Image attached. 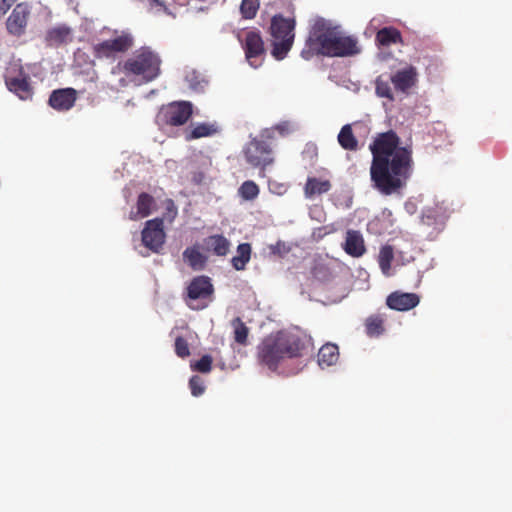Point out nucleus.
<instances>
[{
    "mask_svg": "<svg viewBox=\"0 0 512 512\" xmlns=\"http://www.w3.org/2000/svg\"><path fill=\"white\" fill-rule=\"evenodd\" d=\"M259 193V186L252 180L244 181L238 189V195L245 201L255 200Z\"/></svg>",
    "mask_w": 512,
    "mask_h": 512,
    "instance_id": "30",
    "label": "nucleus"
},
{
    "mask_svg": "<svg viewBox=\"0 0 512 512\" xmlns=\"http://www.w3.org/2000/svg\"><path fill=\"white\" fill-rule=\"evenodd\" d=\"M77 100V91L73 88H61L52 91L48 103L57 111L70 110Z\"/></svg>",
    "mask_w": 512,
    "mask_h": 512,
    "instance_id": "16",
    "label": "nucleus"
},
{
    "mask_svg": "<svg viewBox=\"0 0 512 512\" xmlns=\"http://www.w3.org/2000/svg\"><path fill=\"white\" fill-rule=\"evenodd\" d=\"M193 105L189 101H175L164 106L160 111L162 121L170 126L184 125L192 116Z\"/></svg>",
    "mask_w": 512,
    "mask_h": 512,
    "instance_id": "8",
    "label": "nucleus"
},
{
    "mask_svg": "<svg viewBox=\"0 0 512 512\" xmlns=\"http://www.w3.org/2000/svg\"><path fill=\"white\" fill-rule=\"evenodd\" d=\"M244 156L251 166L260 168V177H265V168L274 162L271 146L260 139H252L244 149Z\"/></svg>",
    "mask_w": 512,
    "mask_h": 512,
    "instance_id": "6",
    "label": "nucleus"
},
{
    "mask_svg": "<svg viewBox=\"0 0 512 512\" xmlns=\"http://www.w3.org/2000/svg\"><path fill=\"white\" fill-rule=\"evenodd\" d=\"M149 5L153 7H164V3L161 0H147Z\"/></svg>",
    "mask_w": 512,
    "mask_h": 512,
    "instance_id": "51",
    "label": "nucleus"
},
{
    "mask_svg": "<svg viewBox=\"0 0 512 512\" xmlns=\"http://www.w3.org/2000/svg\"><path fill=\"white\" fill-rule=\"evenodd\" d=\"M361 50L356 36L347 35L340 24L322 17V57H353Z\"/></svg>",
    "mask_w": 512,
    "mask_h": 512,
    "instance_id": "3",
    "label": "nucleus"
},
{
    "mask_svg": "<svg viewBox=\"0 0 512 512\" xmlns=\"http://www.w3.org/2000/svg\"><path fill=\"white\" fill-rule=\"evenodd\" d=\"M394 258L393 248L390 245H384L379 252V262L391 263Z\"/></svg>",
    "mask_w": 512,
    "mask_h": 512,
    "instance_id": "40",
    "label": "nucleus"
},
{
    "mask_svg": "<svg viewBox=\"0 0 512 512\" xmlns=\"http://www.w3.org/2000/svg\"><path fill=\"white\" fill-rule=\"evenodd\" d=\"M216 132L214 125L208 123L197 124L187 135V140L199 139L202 137H208Z\"/></svg>",
    "mask_w": 512,
    "mask_h": 512,
    "instance_id": "32",
    "label": "nucleus"
},
{
    "mask_svg": "<svg viewBox=\"0 0 512 512\" xmlns=\"http://www.w3.org/2000/svg\"><path fill=\"white\" fill-rule=\"evenodd\" d=\"M310 347V339L305 335L280 330L263 338L257 346V360L271 371L287 359L301 357Z\"/></svg>",
    "mask_w": 512,
    "mask_h": 512,
    "instance_id": "2",
    "label": "nucleus"
},
{
    "mask_svg": "<svg viewBox=\"0 0 512 512\" xmlns=\"http://www.w3.org/2000/svg\"><path fill=\"white\" fill-rule=\"evenodd\" d=\"M134 39L130 33L122 32L113 39L104 40L92 47V54L97 59H114L118 54L132 48Z\"/></svg>",
    "mask_w": 512,
    "mask_h": 512,
    "instance_id": "7",
    "label": "nucleus"
},
{
    "mask_svg": "<svg viewBox=\"0 0 512 512\" xmlns=\"http://www.w3.org/2000/svg\"><path fill=\"white\" fill-rule=\"evenodd\" d=\"M354 125H355L356 129H361L363 131L364 135L368 134L370 131L369 127L364 123L356 122Z\"/></svg>",
    "mask_w": 512,
    "mask_h": 512,
    "instance_id": "46",
    "label": "nucleus"
},
{
    "mask_svg": "<svg viewBox=\"0 0 512 512\" xmlns=\"http://www.w3.org/2000/svg\"><path fill=\"white\" fill-rule=\"evenodd\" d=\"M236 252L237 254L231 259V264L235 270L242 271L251 259V245L249 243H241L238 245Z\"/></svg>",
    "mask_w": 512,
    "mask_h": 512,
    "instance_id": "27",
    "label": "nucleus"
},
{
    "mask_svg": "<svg viewBox=\"0 0 512 512\" xmlns=\"http://www.w3.org/2000/svg\"><path fill=\"white\" fill-rule=\"evenodd\" d=\"M337 140L341 148L347 151H357L360 149L359 141L353 133L352 124H345L338 133Z\"/></svg>",
    "mask_w": 512,
    "mask_h": 512,
    "instance_id": "25",
    "label": "nucleus"
},
{
    "mask_svg": "<svg viewBox=\"0 0 512 512\" xmlns=\"http://www.w3.org/2000/svg\"><path fill=\"white\" fill-rule=\"evenodd\" d=\"M378 58L382 61H387L389 60L390 58H392V53L391 52H385V51H380L378 53Z\"/></svg>",
    "mask_w": 512,
    "mask_h": 512,
    "instance_id": "47",
    "label": "nucleus"
},
{
    "mask_svg": "<svg viewBox=\"0 0 512 512\" xmlns=\"http://www.w3.org/2000/svg\"><path fill=\"white\" fill-rule=\"evenodd\" d=\"M332 289V295H326L322 299V305L339 303L346 297L341 277L332 269L322 264V294Z\"/></svg>",
    "mask_w": 512,
    "mask_h": 512,
    "instance_id": "9",
    "label": "nucleus"
},
{
    "mask_svg": "<svg viewBox=\"0 0 512 512\" xmlns=\"http://www.w3.org/2000/svg\"><path fill=\"white\" fill-rule=\"evenodd\" d=\"M274 129L282 136L289 134L293 130V126L289 121L277 124Z\"/></svg>",
    "mask_w": 512,
    "mask_h": 512,
    "instance_id": "43",
    "label": "nucleus"
},
{
    "mask_svg": "<svg viewBox=\"0 0 512 512\" xmlns=\"http://www.w3.org/2000/svg\"><path fill=\"white\" fill-rule=\"evenodd\" d=\"M344 251L355 258L361 257L366 252L363 235L358 230H348L345 242L343 244Z\"/></svg>",
    "mask_w": 512,
    "mask_h": 512,
    "instance_id": "20",
    "label": "nucleus"
},
{
    "mask_svg": "<svg viewBox=\"0 0 512 512\" xmlns=\"http://www.w3.org/2000/svg\"><path fill=\"white\" fill-rule=\"evenodd\" d=\"M260 7V0H242L240 13L244 19H254Z\"/></svg>",
    "mask_w": 512,
    "mask_h": 512,
    "instance_id": "33",
    "label": "nucleus"
},
{
    "mask_svg": "<svg viewBox=\"0 0 512 512\" xmlns=\"http://www.w3.org/2000/svg\"><path fill=\"white\" fill-rule=\"evenodd\" d=\"M186 81L189 83V87L195 91L203 90L205 86V81L198 80V77L195 72L189 73L186 76Z\"/></svg>",
    "mask_w": 512,
    "mask_h": 512,
    "instance_id": "39",
    "label": "nucleus"
},
{
    "mask_svg": "<svg viewBox=\"0 0 512 512\" xmlns=\"http://www.w3.org/2000/svg\"><path fill=\"white\" fill-rule=\"evenodd\" d=\"M31 7L26 2L18 3L7 18L6 29L9 34L20 37L25 34Z\"/></svg>",
    "mask_w": 512,
    "mask_h": 512,
    "instance_id": "11",
    "label": "nucleus"
},
{
    "mask_svg": "<svg viewBox=\"0 0 512 512\" xmlns=\"http://www.w3.org/2000/svg\"><path fill=\"white\" fill-rule=\"evenodd\" d=\"M375 94L379 98H387L390 101L394 100V95L387 81L382 80V76H378L375 80Z\"/></svg>",
    "mask_w": 512,
    "mask_h": 512,
    "instance_id": "35",
    "label": "nucleus"
},
{
    "mask_svg": "<svg viewBox=\"0 0 512 512\" xmlns=\"http://www.w3.org/2000/svg\"><path fill=\"white\" fill-rule=\"evenodd\" d=\"M405 209L409 214H414L416 212V205L411 202H406Z\"/></svg>",
    "mask_w": 512,
    "mask_h": 512,
    "instance_id": "48",
    "label": "nucleus"
},
{
    "mask_svg": "<svg viewBox=\"0 0 512 512\" xmlns=\"http://www.w3.org/2000/svg\"><path fill=\"white\" fill-rule=\"evenodd\" d=\"M231 326L233 327L235 342L239 345L246 346L248 343L249 328L239 317L232 320Z\"/></svg>",
    "mask_w": 512,
    "mask_h": 512,
    "instance_id": "28",
    "label": "nucleus"
},
{
    "mask_svg": "<svg viewBox=\"0 0 512 512\" xmlns=\"http://www.w3.org/2000/svg\"><path fill=\"white\" fill-rule=\"evenodd\" d=\"M213 285L207 276H197L193 278L187 287V304L191 308H195L191 301L205 299L213 293Z\"/></svg>",
    "mask_w": 512,
    "mask_h": 512,
    "instance_id": "14",
    "label": "nucleus"
},
{
    "mask_svg": "<svg viewBox=\"0 0 512 512\" xmlns=\"http://www.w3.org/2000/svg\"><path fill=\"white\" fill-rule=\"evenodd\" d=\"M331 188L329 180L322 179V194L328 192Z\"/></svg>",
    "mask_w": 512,
    "mask_h": 512,
    "instance_id": "50",
    "label": "nucleus"
},
{
    "mask_svg": "<svg viewBox=\"0 0 512 512\" xmlns=\"http://www.w3.org/2000/svg\"><path fill=\"white\" fill-rule=\"evenodd\" d=\"M395 224V218L390 209L384 208L382 212L370 220L367 224V231L374 235L390 233Z\"/></svg>",
    "mask_w": 512,
    "mask_h": 512,
    "instance_id": "18",
    "label": "nucleus"
},
{
    "mask_svg": "<svg viewBox=\"0 0 512 512\" xmlns=\"http://www.w3.org/2000/svg\"><path fill=\"white\" fill-rule=\"evenodd\" d=\"M288 11L291 13L294 11L293 0H288Z\"/></svg>",
    "mask_w": 512,
    "mask_h": 512,
    "instance_id": "52",
    "label": "nucleus"
},
{
    "mask_svg": "<svg viewBox=\"0 0 512 512\" xmlns=\"http://www.w3.org/2000/svg\"><path fill=\"white\" fill-rule=\"evenodd\" d=\"M212 363V357L204 355L198 361L191 364V369L200 373H209L212 369Z\"/></svg>",
    "mask_w": 512,
    "mask_h": 512,
    "instance_id": "36",
    "label": "nucleus"
},
{
    "mask_svg": "<svg viewBox=\"0 0 512 512\" xmlns=\"http://www.w3.org/2000/svg\"><path fill=\"white\" fill-rule=\"evenodd\" d=\"M317 192H320V181L316 178H309L305 185L306 196H312Z\"/></svg>",
    "mask_w": 512,
    "mask_h": 512,
    "instance_id": "41",
    "label": "nucleus"
},
{
    "mask_svg": "<svg viewBox=\"0 0 512 512\" xmlns=\"http://www.w3.org/2000/svg\"><path fill=\"white\" fill-rule=\"evenodd\" d=\"M70 34L71 29L61 25L48 30L46 38L51 44H62L67 41Z\"/></svg>",
    "mask_w": 512,
    "mask_h": 512,
    "instance_id": "29",
    "label": "nucleus"
},
{
    "mask_svg": "<svg viewBox=\"0 0 512 512\" xmlns=\"http://www.w3.org/2000/svg\"><path fill=\"white\" fill-rule=\"evenodd\" d=\"M320 54V17H316L312 20L309 35L306 39L305 46L301 52V56L310 60L314 56Z\"/></svg>",
    "mask_w": 512,
    "mask_h": 512,
    "instance_id": "17",
    "label": "nucleus"
},
{
    "mask_svg": "<svg viewBox=\"0 0 512 512\" xmlns=\"http://www.w3.org/2000/svg\"><path fill=\"white\" fill-rule=\"evenodd\" d=\"M177 213V207L175 206L174 202L171 199L167 200L166 212L164 214V217L168 219L170 222H172L177 216Z\"/></svg>",
    "mask_w": 512,
    "mask_h": 512,
    "instance_id": "42",
    "label": "nucleus"
},
{
    "mask_svg": "<svg viewBox=\"0 0 512 512\" xmlns=\"http://www.w3.org/2000/svg\"><path fill=\"white\" fill-rule=\"evenodd\" d=\"M5 84L8 90L16 94L21 100L32 98L33 88L30 84V78L22 70L16 76L6 77Z\"/></svg>",
    "mask_w": 512,
    "mask_h": 512,
    "instance_id": "15",
    "label": "nucleus"
},
{
    "mask_svg": "<svg viewBox=\"0 0 512 512\" xmlns=\"http://www.w3.org/2000/svg\"><path fill=\"white\" fill-rule=\"evenodd\" d=\"M156 206L154 197L146 192H142L138 195L136 201V211L129 213V219L137 221L148 217Z\"/></svg>",
    "mask_w": 512,
    "mask_h": 512,
    "instance_id": "21",
    "label": "nucleus"
},
{
    "mask_svg": "<svg viewBox=\"0 0 512 512\" xmlns=\"http://www.w3.org/2000/svg\"><path fill=\"white\" fill-rule=\"evenodd\" d=\"M412 260H414V258L412 256H410L409 258L406 259V257H404V255H403V252H400L399 256L397 257V262L401 261L402 265H404L405 263H409Z\"/></svg>",
    "mask_w": 512,
    "mask_h": 512,
    "instance_id": "49",
    "label": "nucleus"
},
{
    "mask_svg": "<svg viewBox=\"0 0 512 512\" xmlns=\"http://www.w3.org/2000/svg\"><path fill=\"white\" fill-rule=\"evenodd\" d=\"M369 150L371 187L383 196L402 195L414 172L412 148L389 129L373 137Z\"/></svg>",
    "mask_w": 512,
    "mask_h": 512,
    "instance_id": "1",
    "label": "nucleus"
},
{
    "mask_svg": "<svg viewBox=\"0 0 512 512\" xmlns=\"http://www.w3.org/2000/svg\"><path fill=\"white\" fill-rule=\"evenodd\" d=\"M295 19L293 17H283L276 14L271 19V54L276 60H283L291 50L294 42Z\"/></svg>",
    "mask_w": 512,
    "mask_h": 512,
    "instance_id": "5",
    "label": "nucleus"
},
{
    "mask_svg": "<svg viewBox=\"0 0 512 512\" xmlns=\"http://www.w3.org/2000/svg\"><path fill=\"white\" fill-rule=\"evenodd\" d=\"M375 42L379 48L389 47L392 44L403 43V38L400 30L396 27L384 26L377 31Z\"/></svg>",
    "mask_w": 512,
    "mask_h": 512,
    "instance_id": "23",
    "label": "nucleus"
},
{
    "mask_svg": "<svg viewBox=\"0 0 512 512\" xmlns=\"http://www.w3.org/2000/svg\"><path fill=\"white\" fill-rule=\"evenodd\" d=\"M417 75L416 68L410 65L397 70L390 79L397 91L406 92L416 84Z\"/></svg>",
    "mask_w": 512,
    "mask_h": 512,
    "instance_id": "19",
    "label": "nucleus"
},
{
    "mask_svg": "<svg viewBox=\"0 0 512 512\" xmlns=\"http://www.w3.org/2000/svg\"><path fill=\"white\" fill-rule=\"evenodd\" d=\"M420 302V297L416 293L394 291L386 298V305L389 309L395 311H409L415 308Z\"/></svg>",
    "mask_w": 512,
    "mask_h": 512,
    "instance_id": "13",
    "label": "nucleus"
},
{
    "mask_svg": "<svg viewBox=\"0 0 512 512\" xmlns=\"http://www.w3.org/2000/svg\"><path fill=\"white\" fill-rule=\"evenodd\" d=\"M421 222L423 225L432 226L434 230L440 232L445 225L444 217L436 207H427L422 210Z\"/></svg>",
    "mask_w": 512,
    "mask_h": 512,
    "instance_id": "26",
    "label": "nucleus"
},
{
    "mask_svg": "<svg viewBox=\"0 0 512 512\" xmlns=\"http://www.w3.org/2000/svg\"><path fill=\"white\" fill-rule=\"evenodd\" d=\"M141 236L143 245L152 252L158 253L166 239L163 218H154L146 221Z\"/></svg>",
    "mask_w": 512,
    "mask_h": 512,
    "instance_id": "10",
    "label": "nucleus"
},
{
    "mask_svg": "<svg viewBox=\"0 0 512 512\" xmlns=\"http://www.w3.org/2000/svg\"><path fill=\"white\" fill-rule=\"evenodd\" d=\"M161 58L150 47L136 50L123 64L126 76H138L145 83L155 80L161 73Z\"/></svg>",
    "mask_w": 512,
    "mask_h": 512,
    "instance_id": "4",
    "label": "nucleus"
},
{
    "mask_svg": "<svg viewBox=\"0 0 512 512\" xmlns=\"http://www.w3.org/2000/svg\"><path fill=\"white\" fill-rule=\"evenodd\" d=\"M339 359V347L338 345L327 342L322 344V363L328 366L334 365Z\"/></svg>",
    "mask_w": 512,
    "mask_h": 512,
    "instance_id": "31",
    "label": "nucleus"
},
{
    "mask_svg": "<svg viewBox=\"0 0 512 512\" xmlns=\"http://www.w3.org/2000/svg\"><path fill=\"white\" fill-rule=\"evenodd\" d=\"M183 260L194 271H201L205 268L207 257L199 251L197 246L187 247L183 251Z\"/></svg>",
    "mask_w": 512,
    "mask_h": 512,
    "instance_id": "24",
    "label": "nucleus"
},
{
    "mask_svg": "<svg viewBox=\"0 0 512 512\" xmlns=\"http://www.w3.org/2000/svg\"><path fill=\"white\" fill-rule=\"evenodd\" d=\"M379 266L381 268V271L384 275H389V271L391 269V263H383V262H379Z\"/></svg>",
    "mask_w": 512,
    "mask_h": 512,
    "instance_id": "45",
    "label": "nucleus"
},
{
    "mask_svg": "<svg viewBox=\"0 0 512 512\" xmlns=\"http://www.w3.org/2000/svg\"><path fill=\"white\" fill-rule=\"evenodd\" d=\"M189 387L193 396L198 397L205 391L204 382L201 377L194 375L189 380Z\"/></svg>",
    "mask_w": 512,
    "mask_h": 512,
    "instance_id": "38",
    "label": "nucleus"
},
{
    "mask_svg": "<svg viewBox=\"0 0 512 512\" xmlns=\"http://www.w3.org/2000/svg\"><path fill=\"white\" fill-rule=\"evenodd\" d=\"M383 320L378 316H370L366 320V333L369 337H377L383 334Z\"/></svg>",
    "mask_w": 512,
    "mask_h": 512,
    "instance_id": "34",
    "label": "nucleus"
},
{
    "mask_svg": "<svg viewBox=\"0 0 512 512\" xmlns=\"http://www.w3.org/2000/svg\"><path fill=\"white\" fill-rule=\"evenodd\" d=\"M418 282H421V275H420V271H418Z\"/></svg>",
    "mask_w": 512,
    "mask_h": 512,
    "instance_id": "53",
    "label": "nucleus"
},
{
    "mask_svg": "<svg viewBox=\"0 0 512 512\" xmlns=\"http://www.w3.org/2000/svg\"><path fill=\"white\" fill-rule=\"evenodd\" d=\"M245 56L251 66L257 67L258 60L265 55V46L259 31L250 30L245 33L242 40Z\"/></svg>",
    "mask_w": 512,
    "mask_h": 512,
    "instance_id": "12",
    "label": "nucleus"
},
{
    "mask_svg": "<svg viewBox=\"0 0 512 512\" xmlns=\"http://www.w3.org/2000/svg\"><path fill=\"white\" fill-rule=\"evenodd\" d=\"M175 353L180 358H186L190 355L189 344L187 340L181 336L175 339Z\"/></svg>",
    "mask_w": 512,
    "mask_h": 512,
    "instance_id": "37",
    "label": "nucleus"
},
{
    "mask_svg": "<svg viewBox=\"0 0 512 512\" xmlns=\"http://www.w3.org/2000/svg\"><path fill=\"white\" fill-rule=\"evenodd\" d=\"M16 0H0V17L10 9Z\"/></svg>",
    "mask_w": 512,
    "mask_h": 512,
    "instance_id": "44",
    "label": "nucleus"
},
{
    "mask_svg": "<svg viewBox=\"0 0 512 512\" xmlns=\"http://www.w3.org/2000/svg\"><path fill=\"white\" fill-rule=\"evenodd\" d=\"M204 248L216 256H226L231 247V242L222 234H214L203 240Z\"/></svg>",
    "mask_w": 512,
    "mask_h": 512,
    "instance_id": "22",
    "label": "nucleus"
}]
</instances>
